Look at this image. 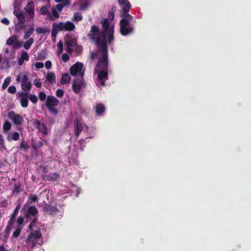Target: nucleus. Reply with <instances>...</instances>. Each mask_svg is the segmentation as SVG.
I'll return each instance as SVG.
<instances>
[{"label": "nucleus", "instance_id": "f257e3e1", "mask_svg": "<svg viewBox=\"0 0 251 251\" xmlns=\"http://www.w3.org/2000/svg\"><path fill=\"white\" fill-rule=\"evenodd\" d=\"M88 38L95 41L99 51H103L108 48L107 45V38L105 36L103 38L102 37L101 31H100L99 26L93 25L91 27L90 32L87 34Z\"/></svg>", "mask_w": 251, "mask_h": 251}, {"label": "nucleus", "instance_id": "f03ea898", "mask_svg": "<svg viewBox=\"0 0 251 251\" xmlns=\"http://www.w3.org/2000/svg\"><path fill=\"white\" fill-rule=\"evenodd\" d=\"M121 17L122 19L119 23L120 33L124 36L132 34L134 26L131 22L134 20V17L128 13H121Z\"/></svg>", "mask_w": 251, "mask_h": 251}, {"label": "nucleus", "instance_id": "7ed1b4c3", "mask_svg": "<svg viewBox=\"0 0 251 251\" xmlns=\"http://www.w3.org/2000/svg\"><path fill=\"white\" fill-rule=\"evenodd\" d=\"M102 24V30H101L102 37L106 36L108 40V43L111 44L114 40V26L110 27L109 22L107 19H104Z\"/></svg>", "mask_w": 251, "mask_h": 251}, {"label": "nucleus", "instance_id": "20e7f679", "mask_svg": "<svg viewBox=\"0 0 251 251\" xmlns=\"http://www.w3.org/2000/svg\"><path fill=\"white\" fill-rule=\"evenodd\" d=\"M102 52V56L98 60L94 69L95 73L99 70L108 71V51L107 48L105 50L100 51Z\"/></svg>", "mask_w": 251, "mask_h": 251}, {"label": "nucleus", "instance_id": "39448f33", "mask_svg": "<svg viewBox=\"0 0 251 251\" xmlns=\"http://www.w3.org/2000/svg\"><path fill=\"white\" fill-rule=\"evenodd\" d=\"M58 104L59 100L54 96L49 95L47 97L45 105L49 110L54 115H56L58 111L57 109L54 107L58 105Z\"/></svg>", "mask_w": 251, "mask_h": 251}, {"label": "nucleus", "instance_id": "423d86ee", "mask_svg": "<svg viewBox=\"0 0 251 251\" xmlns=\"http://www.w3.org/2000/svg\"><path fill=\"white\" fill-rule=\"evenodd\" d=\"M83 65L82 63L77 62L72 65L70 68V74L72 76L78 75L81 78H83L84 72L82 71Z\"/></svg>", "mask_w": 251, "mask_h": 251}, {"label": "nucleus", "instance_id": "0eeeda50", "mask_svg": "<svg viewBox=\"0 0 251 251\" xmlns=\"http://www.w3.org/2000/svg\"><path fill=\"white\" fill-rule=\"evenodd\" d=\"M86 85V83L83 78H80V79H77L73 81L72 89L74 93L78 94L80 92L81 89L85 88Z\"/></svg>", "mask_w": 251, "mask_h": 251}, {"label": "nucleus", "instance_id": "6e6552de", "mask_svg": "<svg viewBox=\"0 0 251 251\" xmlns=\"http://www.w3.org/2000/svg\"><path fill=\"white\" fill-rule=\"evenodd\" d=\"M8 118L17 126H21L24 123V118L14 111H10L8 114Z\"/></svg>", "mask_w": 251, "mask_h": 251}, {"label": "nucleus", "instance_id": "1a4fd4ad", "mask_svg": "<svg viewBox=\"0 0 251 251\" xmlns=\"http://www.w3.org/2000/svg\"><path fill=\"white\" fill-rule=\"evenodd\" d=\"M95 74H98V82L100 86H105V81L108 78V71L99 70Z\"/></svg>", "mask_w": 251, "mask_h": 251}, {"label": "nucleus", "instance_id": "9d476101", "mask_svg": "<svg viewBox=\"0 0 251 251\" xmlns=\"http://www.w3.org/2000/svg\"><path fill=\"white\" fill-rule=\"evenodd\" d=\"M86 125L81 122L78 119H75L74 121L75 135L78 137L81 132L83 127Z\"/></svg>", "mask_w": 251, "mask_h": 251}, {"label": "nucleus", "instance_id": "9b49d317", "mask_svg": "<svg viewBox=\"0 0 251 251\" xmlns=\"http://www.w3.org/2000/svg\"><path fill=\"white\" fill-rule=\"evenodd\" d=\"M33 125L38 129L39 131L45 135L48 134L47 126L44 123H41L39 120L35 119L33 121Z\"/></svg>", "mask_w": 251, "mask_h": 251}, {"label": "nucleus", "instance_id": "f8f14e48", "mask_svg": "<svg viewBox=\"0 0 251 251\" xmlns=\"http://www.w3.org/2000/svg\"><path fill=\"white\" fill-rule=\"evenodd\" d=\"M31 83L28 81V76L25 74L23 75L22 78L21 88L25 91H29L31 88Z\"/></svg>", "mask_w": 251, "mask_h": 251}, {"label": "nucleus", "instance_id": "ddd939ff", "mask_svg": "<svg viewBox=\"0 0 251 251\" xmlns=\"http://www.w3.org/2000/svg\"><path fill=\"white\" fill-rule=\"evenodd\" d=\"M65 43L67 45V51L71 53L74 50V47L76 45L75 40L71 37H67L65 38Z\"/></svg>", "mask_w": 251, "mask_h": 251}, {"label": "nucleus", "instance_id": "4468645a", "mask_svg": "<svg viewBox=\"0 0 251 251\" xmlns=\"http://www.w3.org/2000/svg\"><path fill=\"white\" fill-rule=\"evenodd\" d=\"M26 14L29 18L33 19L34 17V3L33 1L29 2L24 8Z\"/></svg>", "mask_w": 251, "mask_h": 251}, {"label": "nucleus", "instance_id": "2eb2a0df", "mask_svg": "<svg viewBox=\"0 0 251 251\" xmlns=\"http://www.w3.org/2000/svg\"><path fill=\"white\" fill-rule=\"evenodd\" d=\"M43 210L46 213L51 215H55L58 212V209H57L56 206L49 204H46L43 207Z\"/></svg>", "mask_w": 251, "mask_h": 251}, {"label": "nucleus", "instance_id": "dca6fc26", "mask_svg": "<svg viewBox=\"0 0 251 251\" xmlns=\"http://www.w3.org/2000/svg\"><path fill=\"white\" fill-rule=\"evenodd\" d=\"M41 237L42 234L40 229L34 230L28 235L27 239L26 240V242L30 243L32 239L39 240Z\"/></svg>", "mask_w": 251, "mask_h": 251}, {"label": "nucleus", "instance_id": "f3484780", "mask_svg": "<svg viewBox=\"0 0 251 251\" xmlns=\"http://www.w3.org/2000/svg\"><path fill=\"white\" fill-rule=\"evenodd\" d=\"M38 213V210L35 206H30L25 214V218H29L30 216H35Z\"/></svg>", "mask_w": 251, "mask_h": 251}, {"label": "nucleus", "instance_id": "a211bd4d", "mask_svg": "<svg viewBox=\"0 0 251 251\" xmlns=\"http://www.w3.org/2000/svg\"><path fill=\"white\" fill-rule=\"evenodd\" d=\"M60 176V175L58 173H49V174L44 175L43 176V178L45 180H47L48 181H55Z\"/></svg>", "mask_w": 251, "mask_h": 251}, {"label": "nucleus", "instance_id": "6ab92c4d", "mask_svg": "<svg viewBox=\"0 0 251 251\" xmlns=\"http://www.w3.org/2000/svg\"><path fill=\"white\" fill-rule=\"evenodd\" d=\"M119 3L123 6V10L124 13H128L130 8V5L128 0H118Z\"/></svg>", "mask_w": 251, "mask_h": 251}, {"label": "nucleus", "instance_id": "aec40b11", "mask_svg": "<svg viewBox=\"0 0 251 251\" xmlns=\"http://www.w3.org/2000/svg\"><path fill=\"white\" fill-rule=\"evenodd\" d=\"M13 14L18 19L19 25H24L25 23V17L24 13L20 11L19 12L14 10Z\"/></svg>", "mask_w": 251, "mask_h": 251}, {"label": "nucleus", "instance_id": "412c9836", "mask_svg": "<svg viewBox=\"0 0 251 251\" xmlns=\"http://www.w3.org/2000/svg\"><path fill=\"white\" fill-rule=\"evenodd\" d=\"M21 53V56L19 59L18 62L19 65L20 66L23 64L25 60L27 61L29 60V56L26 52L24 50H22Z\"/></svg>", "mask_w": 251, "mask_h": 251}, {"label": "nucleus", "instance_id": "4be33fe9", "mask_svg": "<svg viewBox=\"0 0 251 251\" xmlns=\"http://www.w3.org/2000/svg\"><path fill=\"white\" fill-rule=\"evenodd\" d=\"M96 113L97 115H101L105 110V106L101 103H99L96 105Z\"/></svg>", "mask_w": 251, "mask_h": 251}, {"label": "nucleus", "instance_id": "5701e85b", "mask_svg": "<svg viewBox=\"0 0 251 251\" xmlns=\"http://www.w3.org/2000/svg\"><path fill=\"white\" fill-rule=\"evenodd\" d=\"M23 191V188H22V184L20 182H18L14 184V187L12 190L13 194L16 193V194H18L20 192Z\"/></svg>", "mask_w": 251, "mask_h": 251}, {"label": "nucleus", "instance_id": "b1692460", "mask_svg": "<svg viewBox=\"0 0 251 251\" xmlns=\"http://www.w3.org/2000/svg\"><path fill=\"white\" fill-rule=\"evenodd\" d=\"M19 133L17 131H15L12 133L11 134H9L7 137V140L9 142L11 141L12 140L17 141L19 139Z\"/></svg>", "mask_w": 251, "mask_h": 251}, {"label": "nucleus", "instance_id": "393cba45", "mask_svg": "<svg viewBox=\"0 0 251 251\" xmlns=\"http://www.w3.org/2000/svg\"><path fill=\"white\" fill-rule=\"evenodd\" d=\"M71 80V77L68 73H64L62 75L61 79H60V83L62 85L66 84Z\"/></svg>", "mask_w": 251, "mask_h": 251}, {"label": "nucleus", "instance_id": "a878e982", "mask_svg": "<svg viewBox=\"0 0 251 251\" xmlns=\"http://www.w3.org/2000/svg\"><path fill=\"white\" fill-rule=\"evenodd\" d=\"M55 75L52 72L48 73L46 76V81H48L50 84H53L55 82Z\"/></svg>", "mask_w": 251, "mask_h": 251}, {"label": "nucleus", "instance_id": "bb28decb", "mask_svg": "<svg viewBox=\"0 0 251 251\" xmlns=\"http://www.w3.org/2000/svg\"><path fill=\"white\" fill-rule=\"evenodd\" d=\"M75 28V25L71 22L68 21L64 24L65 31H72Z\"/></svg>", "mask_w": 251, "mask_h": 251}, {"label": "nucleus", "instance_id": "cd10ccee", "mask_svg": "<svg viewBox=\"0 0 251 251\" xmlns=\"http://www.w3.org/2000/svg\"><path fill=\"white\" fill-rule=\"evenodd\" d=\"M52 27L57 31L64 30V24L63 22H60L58 24L54 23Z\"/></svg>", "mask_w": 251, "mask_h": 251}, {"label": "nucleus", "instance_id": "c85d7f7f", "mask_svg": "<svg viewBox=\"0 0 251 251\" xmlns=\"http://www.w3.org/2000/svg\"><path fill=\"white\" fill-rule=\"evenodd\" d=\"M12 125L11 123L8 121L4 122L3 125V132L7 133V132L11 129Z\"/></svg>", "mask_w": 251, "mask_h": 251}, {"label": "nucleus", "instance_id": "c756f323", "mask_svg": "<svg viewBox=\"0 0 251 251\" xmlns=\"http://www.w3.org/2000/svg\"><path fill=\"white\" fill-rule=\"evenodd\" d=\"M34 28L33 27H29L25 33L24 38L25 39H28L30 35L33 33Z\"/></svg>", "mask_w": 251, "mask_h": 251}, {"label": "nucleus", "instance_id": "7c9ffc66", "mask_svg": "<svg viewBox=\"0 0 251 251\" xmlns=\"http://www.w3.org/2000/svg\"><path fill=\"white\" fill-rule=\"evenodd\" d=\"M28 97H22L20 99V103L23 108H26L28 104Z\"/></svg>", "mask_w": 251, "mask_h": 251}, {"label": "nucleus", "instance_id": "2f4dec72", "mask_svg": "<svg viewBox=\"0 0 251 251\" xmlns=\"http://www.w3.org/2000/svg\"><path fill=\"white\" fill-rule=\"evenodd\" d=\"M34 42V39L32 38H30L28 39V40L25 41L24 44V47L25 49L28 50L29 49L31 45L33 44Z\"/></svg>", "mask_w": 251, "mask_h": 251}, {"label": "nucleus", "instance_id": "473e14b6", "mask_svg": "<svg viewBox=\"0 0 251 251\" xmlns=\"http://www.w3.org/2000/svg\"><path fill=\"white\" fill-rule=\"evenodd\" d=\"M43 146V142L42 141H40L32 145V148L36 152H37L38 150H40L42 147Z\"/></svg>", "mask_w": 251, "mask_h": 251}, {"label": "nucleus", "instance_id": "72a5a7b5", "mask_svg": "<svg viewBox=\"0 0 251 251\" xmlns=\"http://www.w3.org/2000/svg\"><path fill=\"white\" fill-rule=\"evenodd\" d=\"M16 40H17V36H12L7 39L6 40V44L8 45H13Z\"/></svg>", "mask_w": 251, "mask_h": 251}, {"label": "nucleus", "instance_id": "f704fd0d", "mask_svg": "<svg viewBox=\"0 0 251 251\" xmlns=\"http://www.w3.org/2000/svg\"><path fill=\"white\" fill-rule=\"evenodd\" d=\"M50 29L44 27H37L36 28V31L38 34H45L47 32H49Z\"/></svg>", "mask_w": 251, "mask_h": 251}, {"label": "nucleus", "instance_id": "c9c22d12", "mask_svg": "<svg viewBox=\"0 0 251 251\" xmlns=\"http://www.w3.org/2000/svg\"><path fill=\"white\" fill-rule=\"evenodd\" d=\"M28 146L26 143V142L23 139L21 144L20 146L19 147V148L20 150H24V151H27L28 149Z\"/></svg>", "mask_w": 251, "mask_h": 251}, {"label": "nucleus", "instance_id": "e433bc0d", "mask_svg": "<svg viewBox=\"0 0 251 251\" xmlns=\"http://www.w3.org/2000/svg\"><path fill=\"white\" fill-rule=\"evenodd\" d=\"M83 17L80 13L76 12L74 14L73 21H81L82 20Z\"/></svg>", "mask_w": 251, "mask_h": 251}, {"label": "nucleus", "instance_id": "4c0bfd02", "mask_svg": "<svg viewBox=\"0 0 251 251\" xmlns=\"http://www.w3.org/2000/svg\"><path fill=\"white\" fill-rule=\"evenodd\" d=\"M46 59V51L45 50H42L38 53L37 57V60L40 61L44 60Z\"/></svg>", "mask_w": 251, "mask_h": 251}, {"label": "nucleus", "instance_id": "58836bf2", "mask_svg": "<svg viewBox=\"0 0 251 251\" xmlns=\"http://www.w3.org/2000/svg\"><path fill=\"white\" fill-rule=\"evenodd\" d=\"M51 12L53 17L50 16V19L51 21H54V19H57L59 17V14L54 8H52Z\"/></svg>", "mask_w": 251, "mask_h": 251}, {"label": "nucleus", "instance_id": "ea45409f", "mask_svg": "<svg viewBox=\"0 0 251 251\" xmlns=\"http://www.w3.org/2000/svg\"><path fill=\"white\" fill-rule=\"evenodd\" d=\"M40 13L41 15H49L50 16V13L48 11V8L46 6H42L40 9Z\"/></svg>", "mask_w": 251, "mask_h": 251}, {"label": "nucleus", "instance_id": "a19ab883", "mask_svg": "<svg viewBox=\"0 0 251 251\" xmlns=\"http://www.w3.org/2000/svg\"><path fill=\"white\" fill-rule=\"evenodd\" d=\"M11 81V79L10 77H6L4 80V82L2 85V90H3L8 86V85L9 84Z\"/></svg>", "mask_w": 251, "mask_h": 251}, {"label": "nucleus", "instance_id": "79ce46f5", "mask_svg": "<svg viewBox=\"0 0 251 251\" xmlns=\"http://www.w3.org/2000/svg\"><path fill=\"white\" fill-rule=\"evenodd\" d=\"M22 228L17 227L15 231L13 233L12 237L14 238H18L21 233Z\"/></svg>", "mask_w": 251, "mask_h": 251}, {"label": "nucleus", "instance_id": "37998d69", "mask_svg": "<svg viewBox=\"0 0 251 251\" xmlns=\"http://www.w3.org/2000/svg\"><path fill=\"white\" fill-rule=\"evenodd\" d=\"M38 96L40 100L41 101H44L46 98H47L46 94L43 92H40L38 94Z\"/></svg>", "mask_w": 251, "mask_h": 251}, {"label": "nucleus", "instance_id": "c03bdc74", "mask_svg": "<svg viewBox=\"0 0 251 251\" xmlns=\"http://www.w3.org/2000/svg\"><path fill=\"white\" fill-rule=\"evenodd\" d=\"M57 46H58V49L57 51V53L58 54H59L61 53L63 50V43L61 41H60L58 43Z\"/></svg>", "mask_w": 251, "mask_h": 251}, {"label": "nucleus", "instance_id": "a18cd8bd", "mask_svg": "<svg viewBox=\"0 0 251 251\" xmlns=\"http://www.w3.org/2000/svg\"><path fill=\"white\" fill-rule=\"evenodd\" d=\"M20 209V203H19L16 207L15 208V209L14 210V211H13V213L12 215H11L10 216L12 217V218H16V217L17 216V215H18V212L19 211Z\"/></svg>", "mask_w": 251, "mask_h": 251}, {"label": "nucleus", "instance_id": "49530a36", "mask_svg": "<svg viewBox=\"0 0 251 251\" xmlns=\"http://www.w3.org/2000/svg\"><path fill=\"white\" fill-rule=\"evenodd\" d=\"M24 217L20 216L18 218V221H17V227L23 228V224L24 222Z\"/></svg>", "mask_w": 251, "mask_h": 251}, {"label": "nucleus", "instance_id": "de8ad7c7", "mask_svg": "<svg viewBox=\"0 0 251 251\" xmlns=\"http://www.w3.org/2000/svg\"><path fill=\"white\" fill-rule=\"evenodd\" d=\"M115 7H114L111 9V10L108 13V18L110 21H112L114 18V12H115Z\"/></svg>", "mask_w": 251, "mask_h": 251}, {"label": "nucleus", "instance_id": "09e8293b", "mask_svg": "<svg viewBox=\"0 0 251 251\" xmlns=\"http://www.w3.org/2000/svg\"><path fill=\"white\" fill-rule=\"evenodd\" d=\"M64 94V92L63 90L60 89H58L55 92L56 96L59 98H62Z\"/></svg>", "mask_w": 251, "mask_h": 251}, {"label": "nucleus", "instance_id": "8fccbe9b", "mask_svg": "<svg viewBox=\"0 0 251 251\" xmlns=\"http://www.w3.org/2000/svg\"><path fill=\"white\" fill-rule=\"evenodd\" d=\"M29 99L33 103H36L38 101V98L34 94L31 95L29 97Z\"/></svg>", "mask_w": 251, "mask_h": 251}, {"label": "nucleus", "instance_id": "3c124183", "mask_svg": "<svg viewBox=\"0 0 251 251\" xmlns=\"http://www.w3.org/2000/svg\"><path fill=\"white\" fill-rule=\"evenodd\" d=\"M29 200L30 201V202H35L37 201L38 198L35 195H30L28 197Z\"/></svg>", "mask_w": 251, "mask_h": 251}, {"label": "nucleus", "instance_id": "603ef678", "mask_svg": "<svg viewBox=\"0 0 251 251\" xmlns=\"http://www.w3.org/2000/svg\"><path fill=\"white\" fill-rule=\"evenodd\" d=\"M23 45V42L16 40L13 45V48L14 49H18L20 48Z\"/></svg>", "mask_w": 251, "mask_h": 251}, {"label": "nucleus", "instance_id": "864d4df0", "mask_svg": "<svg viewBox=\"0 0 251 251\" xmlns=\"http://www.w3.org/2000/svg\"><path fill=\"white\" fill-rule=\"evenodd\" d=\"M8 92L10 94H14L16 92V87L14 85L10 86L8 88Z\"/></svg>", "mask_w": 251, "mask_h": 251}, {"label": "nucleus", "instance_id": "5fc2aeb1", "mask_svg": "<svg viewBox=\"0 0 251 251\" xmlns=\"http://www.w3.org/2000/svg\"><path fill=\"white\" fill-rule=\"evenodd\" d=\"M57 31H58L57 30H56L55 28H54L53 27V28L51 30V38H52V41L55 40L56 37L57 33Z\"/></svg>", "mask_w": 251, "mask_h": 251}, {"label": "nucleus", "instance_id": "6e6d98bb", "mask_svg": "<svg viewBox=\"0 0 251 251\" xmlns=\"http://www.w3.org/2000/svg\"><path fill=\"white\" fill-rule=\"evenodd\" d=\"M34 84L37 87V88H41L42 86V83L41 82L39 79H35L34 80Z\"/></svg>", "mask_w": 251, "mask_h": 251}, {"label": "nucleus", "instance_id": "4d7b16f0", "mask_svg": "<svg viewBox=\"0 0 251 251\" xmlns=\"http://www.w3.org/2000/svg\"><path fill=\"white\" fill-rule=\"evenodd\" d=\"M90 5V4L88 2H83L80 5V9L81 10H84L88 7Z\"/></svg>", "mask_w": 251, "mask_h": 251}, {"label": "nucleus", "instance_id": "13d9d810", "mask_svg": "<svg viewBox=\"0 0 251 251\" xmlns=\"http://www.w3.org/2000/svg\"><path fill=\"white\" fill-rule=\"evenodd\" d=\"M69 58H70L69 56L67 53H64L62 55V59L65 62H66L67 61H68L69 60Z\"/></svg>", "mask_w": 251, "mask_h": 251}, {"label": "nucleus", "instance_id": "bf43d9fd", "mask_svg": "<svg viewBox=\"0 0 251 251\" xmlns=\"http://www.w3.org/2000/svg\"><path fill=\"white\" fill-rule=\"evenodd\" d=\"M10 217V218L8 222V225L7 226L11 227V226L13 225V224L14 223V222L15 221V218H12V217L11 216Z\"/></svg>", "mask_w": 251, "mask_h": 251}, {"label": "nucleus", "instance_id": "052dcab7", "mask_svg": "<svg viewBox=\"0 0 251 251\" xmlns=\"http://www.w3.org/2000/svg\"><path fill=\"white\" fill-rule=\"evenodd\" d=\"M35 67L37 69H41L44 67V64L41 62H36L35 64Z\"/></svg>", "mask_w": 251, "mask_h": 251}, {"label": "nucleus", "instance_id": "680f3d73", "mask_svg": "<svg viewBox=\"0 0 251 251\" xmlns=\"http://www.w3.org/2000/svg\"><path fill=\"white\" fill-rule=\"evenodd\" d=\"M25 27V26H24V25H19V23H18L16 26V31H19L23 29Z\"/></svg>", "mask_w": 251, "mask_h": 251}, {"label": "nucleus", "instance_id": "e2e57ef3", "mask_svg": "<svg viewBox=\"0 0 251 251\" xmlns=\"http://www.w3.org/2000/svg\"><path fill=\"white\" fill-rule=\"evenodd\" d=\"M4 139L1 134H0V146L1 148L4 147Z\"/></svg>", "mask_w": 251, "mask_h": 251}, {"label": "nucleus", "instance_id": "0e129e2a", "mask_svg": "<svg viewBox=\"0 0 251 251\" xmlns=\"http://www.w3.org/2000/svg\"><path fill=\"white\" fill-rule=\"evenodd\" d=\"M52 64L50 61L48 60L45 63V67L47 69H49L51 67Z\"/></svg>", "mask_w": 251, "mask_h": 251}, {"label": "nucleus", "instance_id": "69168bd1", "mask_svg": "<svg viewBox=\"0 0 251 251\" xmlns=\"http://www.w3.org/2000/svg\"><path fill=\"white\" fill-rule=\"evenodd\" d=\"M64 6H63V5L62 4V3H59V4H57V5L56 6V8L57 9V10L59 11V12H61L62 10V9L64 7Z\"/></svg>", "mask_w": 251, "mask_h": 251}, {"label": "nucleus", "instance_id": "338daca9", "mask_svg": "<svg viewBox=\"0 0 251 251\" xmlns=\"http://www.w3.org/2000/svg\"><path fill=\"white\" fill-rule=\"evenodd\" d=\"M1 23H3V24L5 25H8L9 24V21L8 20V19L6 18H3L1 21Z\"/></svg>", "mask_w": 251, "mask_h": 251}, {"label": "nucleus", "instance_id": "774afa93", "mask_svg": "<svg viewBox=\"0 0 251 251\" xmlns=\"http://www.w3.org/2000/svg\"><path fill=\"white\" fill-rule=\"evenodd\" d=\"M70 3V0H63L62 3L64 6L69 5Z\"/></svg>", "mask_w": 251, "mask_h": 251}]
</instances>
